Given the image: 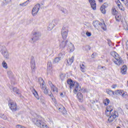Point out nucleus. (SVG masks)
Listing matches in <instances>:
<instances>
[{"label": "nucleus", "instance_id": "nucleus-25", "mask_svg": "<svg viewBox=\"0 0 128 128\" xmlns=\"http://www.w3.org/2000/svg\"><path fill=\"white\" fill-rule=\"evenodd\" d=\"M77 96L80 102L82 100V98H84L82 96V93H80V92L78 93L77 94Z\"/></svg>", "mask_w": 128, "mask_h": 128}, {"label": "nucleus", "instance_id": "nucleus-56", "mask_svg": "<svg viewBox=\"0 0 128 128\" xmlns=\"http://www.w3.org/2000/svg\"><path fill=\"white\" fill-rule=\"evenodd\" d=\"M8 74H10V71L8 72Z\"/></svg>", "mask_w": 128, "mask_h": 128}, {"label": "nucleus", "instance_id": "nucleus-35", "mask_svg": "<svg viewBox=\"0 0 128 128\" xmlns=\"http://www.w3.org/2000/svg\"><path fill=\"white\" fill-rule=\"evenodd\" d=\"M60 59L59 58H56L54 59L53 61V64H58L60 62Z\"/></svg>", "mask_w": 128, "mask_h": 128}, {"label": "nucleus", "instance_id": "nucleus-20", "mask_svg": "<svg viewBox=\"0 0 128 128\" xmlns=\"http://www.w3.org/2000/svg\"><path fill=\"white\" fill-rule=\"evenodd\" d=\"M13 91L14 92H16V94H18V96H22V94H20V90L18 89V88H14Z\"/></svg>", "mask_w": 128, "mask_h": 128}, {"label": "nucleus", "instance_id": "nucleus-44", "mask_svg": "<svg viewBox=\"0 0 128 128\" xmlns=\"http://www.w3.org/2000/svg\"><path fill=\"white\" fill-rule=\"evenodd\" d=\"M111 88H112L116 89V88H118V85L117 84H112L111 86Z\"/></svg>", "mask_w": 128, "mask_h": 128}, {"label": "nucleus", "instance_id": "nucleus-48", "mask_svg": "<svg viewBox=\"0 0 128 128\" xmlns=\"http://www.w3.org/2000/svg\"><path fill=\"white\" fill-rule=\"evenodd\" d=\"M102 66H101L100 65L98 66V70H100V68H102Z\"/></svg>", "mask_w": 128, "mask_h": 128}, {"label": "nucleus", "instance_id": "nucleus-11", "mask_svg": "<svg viewBox=\"0 0 128 128\" xmlns=\"http://www.w3.org/2000/svg\"><path fill=\"white\" fill-rule=\"evenodd\" d=\"M109 118L108 119V122L110 124L112 123V122L118 116V112H115L114 113H111L110 116H109Z\"/></svg>", "mask_w": 128, "mask_h": 128}, {"label": "nucleus", "instance_id": "nucleus-34", "mask_svg": "<svg viewBox=\"0 0 128 128\" xmlns=\"http://www.w3.org/2000/svg\"><path fill=\"white\" fill-rule=\"evenodd\" d=\"M118 8H120V10H122V12H124V6H122L120 5V4H118Z\"/></svg>", "mask_w": 128, "mask_h": 128}, {"label": "nucleus", "instance_id": "nucleus-53", "mask_svg": "<svg viewBox=\"0 0 128 128\" xmlns=\"http://www.w3.org/2000/svg\"><path fill=\"white\" fill-rule=\"evenodd\" d=\"M118 2L120 4V0H118L117 1L118 4Z\"/></svg>", "mask_w": 128, "mask_h": 128}, {"label": "nucleus", "instance_id": "nucleus-1", "mask_svg": "<svg viewBox=\"0 0 128 128\" xmlns=\"http://www.w3.org/2000/svg\"><path fill=\"white\" fill-rule=\"evenodd\" d=\"M67 84H69L70 90L74 88L73 92L75 94H76L78 92H80V84H78V82H74L72 80H67Z\"/></svg>", "mask_w": 128, "mask_h": 128}, {"label": "nucleus", "instance_id": "nucleus-55", "mask_svg": "<svg viewBox=\"0 0 128 128\" xmlns=\"http://www.w3.org/2000/svg\"><path fill=\"white\" fill-rule=\"evenodd\" d=\"M102 28L104 30H106V27Z\"/></svg>", "mask_w": 128, "mask_h": 128}, {"label": "nucleus", "instance_id": "nucleus-9", "mask_svg": "<svg viewBox=\"0 0 128 128\" xmlns=\"http://www.w3.org/2000/svg\"><path fill=\"white\" fill-rule=\"evenodd\" d=\"M8 106L12 112H16L18 110L16 103L12 100H10L8 101Z\"/></svg>", "mask_w": 128, "mask_h": 128}, {"label": "nucleus", "instance_id": "nucleus-30", "mask_svg": "<svg viewBox=\"0 0 128 128\" xmlns=\"http://www.w3.org/2000/svg\"><path fill=\"white\" fill-rule=\"evenodd\" d=\"M54 28V24H50L48 26V30H52Z\"/></svg>", "mask_w": 128, "mask_h": 128}, {"label": "nucleus", "instance_id": "nucleus-45", "mask_svg": "<svg viewBox=\"0 0 128 128\" xmlns=\"http://www.w3.org/2000/svg\"><path fill=\"white\" fill-rule=\"evenodd\" d=\"M86 35L87 36H92V33L88 32H86Z\"/></svg>", "mask_w": 128, "mask_h": 128}, {"label": "nucleus", "instance_id": "nucleus-24", "mask_svg": "<svg viewBox=\"0 0 128 128\" xmlns=\"http://www.w3.org/2000/svg\"><path fill=\"white\" fill-rule=\"evenodd\" d=\"M80 66L82 72H84V70H86V65H84V63H82L80 64Z\"/></svg>", "mask_w": 128, "mask_h": 128}, {"label": "nucleus", "instance_id": "nucleus-19", "mask_svg": "<svg viewBox=\"0 0 128 128\" xmlns=\"http://www.w3.org/2000/svg\"><path fill=\"white\" fill-rule=\"evenodd\" d=\"M32 92L33 94H34L35 98H36V100H40V96H38V92L36 90L32 89Z\"/></svg>", "mask_w": 128, "mask_h": 128}, {"label": "nucleus", "instance_id": "nucleus-39", "mask_svg": "<svg viewBox=\"0 0 128 128\" xmlns=\"http://www.w3.org/2000/svg\"><path fill=\"white\" fill-rule=\"evenodd\" d=\"M61 11L62 12H63L65 14H68V10H66V9L62 8V9H61Z\"/></svg>", "mask_w": 128, "mask_h": 128}, {"label": "nucleus", "instance_id": "nucleus-51", "mask_svg": "<svg viewBox=\"0 0 128 128\" xmlns=\"http://www.w3.org/2000/svg\"><path fill=\"white\" fill-rule=\"evenodd\" d=\"M60 96H61L62 98H64V94L61 93V94H60Z\"/></svg>", "mask_w": 128, "mask_h": 128}, {"label": "nucleus", "instance_id": "nucleus-17", "mask_svg": "<svg viewBox=\"0 0 128 128\" xmlns=\"http://www.w3.org/2000/svg\"><path fill=\"white\" fill-rule=\"evenodd\" d=\"M58 108V110L60 112H61L63 114H66V108H64V106L60 104L59 107Z\"/></svg>", "mask_w": 128, "mask_h": 128}, {"label": "nucleus", "instance_id": "nucleus-4", "mask_svg": "<svg viewBox=\"0 0 128 128\" xmlns=\"http://www.w3.org/2000/svg\"><path fill=\"white\" fill-rule=\"evenodd\" d=\"M42 36V34L40 32H35L33 33V36L30 40L31 44H34L36 42L40 40V37Z\"/></svg>", "mask_w": 128, "mask_h": 128}, {"label": "nucleus", "instance_id": "nucleus-40", "mask_svg": "<svg viewBox=\"0 0 128 128\" xmlns=\"http://www.w3.org/2000/svg\"><path fill=\"white\" fill-rule=\"evenodd\" d=\"M100 10L102 14H104L106 13V9L104 8H100Z\"/></svg>", "mask_w": 128, "mask_h": 128}, {"label": "nucleus", "instance_id": "nucleus-27", "mask_svg": "<svg viewBox=\"0 0 128 128\" xmlns=\"http://www.w3.org/2000/svg\"><path fill=\"white\" fill-rule=\"evenodd\" d=\"M69 48L70 52H74V44H72V43H70L69 44Z\"/></svg>", "mask_w": 128, "mask_h": 128}, {"label": "nucleus", "instance_id": "nucleus-26", "mask_svg": "<svg viewBox=\"0 0 128 128\" xmlns=\"http://www.w3.org/2000/svg\"><path fill=\"white\" fill-rule=\"evenodd\" d=\"M100 24V22L98 21H95L93 22V25L95 28H98Z\"/></svg>", "mask_w": 128, "mask_h": 128}, {"label": "nucleus", "instance_id": "nucleus-54", "mask_svg": "<svg viewBox=\"0 0 128 128\" xmlns=\"http://www.w3.org/2000/svg\"><path fill=\"white\" fill-rule=\"evenodd\" d=\"M100 2H102V0H98Z\"/></svg>", "mask_w": 128, "mask_h": 128}, {"label": "nucleus", "instance_id": "nucleus-43", "mask_svg": "<svg viewBox=\"0 0 128 128\" xmlns=\"http://www.w3.org/2000/svg\"><path fill=\"white\" fill-rule=\"evenodd\" d=\"M0 117L2 118H3V120H6L8 118V117L4 114H1Z\"/></svg>", "mask_w": 128, "mask_h": 128}, {"label": "nucleus", "instance_id": "nucleus-41", "mask_svg": "<svg viewBox=\"0 0 128 128\" xmlns=\"http://www.w3.org/2000/svg\"><path fill=\"white\" fill-rule=\"evenodd\" d=\"M108 6V3H104V4L102 5V6H101V8H106Z\"/></svg>", "mask_w": 128, "mask_h": 128}, {"label": "nucleus", "instance_id": "nucleus-32", "mask_svg": "<svg viewBox=\"0 0 128 128\" xmlns=\"http://www.w3.org/2000/svg\"><path fill=\"white\" fill-rule=\"evenodd\" d=\"M122 98H126L128 96V92L123 91V92L122 93V94H121Z\"/></svg>", "mask_w": 128, "mask_h": 128}, {"label": "nucleus", "instance_id": "nucleus-36", "mask_svg": "<svg viewBox=\"0 0 128 128\" xmlns=\"http://www.w3.org/2000/svg\"><path fill=\"white\" fill-rule=\"evenodd\" d=\"M104 104L105 106H108L110 104V100L106 98L104 101Z\"/></svg>", "mask_w": 128, "mask_h": 128}, {"label": "nucleus", "instance_id": "nucleus-8", "mask_svg": "<svg viewBox=\"0 0 128 128\" xmlns=\"http://www.w3.org/2000/svg\"><path fill=\"white\" fill-rule=\"evenodd\" d=\"M47 74L49 76H52L54 74V70H52V61H48L47 64Z\"/></svg>", "mask_w": 128, "mask_h": 128}, {"label": "nucleus", "instance_id": "nucleus-28", "mask_svg": "<svg viewBox=\"0 0 128 128\" xmlns=\"http://www.w3.org/2000/svg\"><path fill=\"white\" fill-rule=\"evenodd\" d=\"M106 92L109 94L110 96H114V92H113L112 90H106Z\"/></svg>", "mask_w": 128, "mask_h": 128}, {"label": "nucleus", "instance_id": "nucleus-31", "mask_svg": "<svg viewBox=\"0 0 128 128\" xmlns=\"http://www.w3.org/2000/svg\"><path fill=\"white\" fill-rule=\"evenodd\" d=\"M2 66H3L4 68H5V70H7L8 64H6L5 61H3L2 62Z\"/></svg>", "mask_w": 128, "mask_h": 128}, {"label": "nucleus", "instance_id": "nucleus-47", "mask_svg": "<svg viewBox=\"0 0 128 128\" xmlns=\"http://www.w3.org/2000/svg\"><path fill=\"white\" fill-rule=\"evenodd\" d=\"M96 56V54H94V53H93L92 54V58H94V56Z\"/></svg>", "mask_w": 128, "mask_h": 128}, {"label": "nucleus", "instance_id": "nucleus-13", "mask_svg": "<svg viewBox=\"0 0 128 128\" xmlns=\"http://www.w3.org/2000/svg\"><path fill=\"white\" fill-rule=\"evenodd\" d=\"M48 84L52 92H58V88L56 87V86H54V84H52V82L49 81Z\"/></svg>", "mask_w": 128, "mask_h": 128}, {"label": "nucleus", "instance_id": "nucleus-58", "mask_svg": "<svg viewBox=\"0 0 128 128\" xmlns=\"http://www.w3.org/2000/svg\"><path fill=\"white\" fill-rule=\"evenodd\" d=\"M122 2H124V0H121Z\"/></svg>", "mask_w": 128, "mask_h": 128}, {"label": "nucleus", "instance_id": "nucleus-14", "mask_svg": "<svg viewBox=\"0 0 128 128\" xmlns=\"http://www.w3.org/2000/svg\"><path fill=\"white\" fill-rule=\"evenodd\" d=\"M128 73V66L126 65H124L120 69L121 74L124 75Z\"/></svg>", "mask_w": 128, "mask_h": 128}, {"label": "nucleus", "instance_id": "nucleus-16", "mask_svg": "<svg viewBox=\"0 0 128 128\" xmlns=\"http://www.w3.org/2000/svg\"><path fill=\"white\" fill-rule=\"evenodd\" d=\"M30 66L32 68V72H36V62L34 60H31Z\"/></svg>", "mask_w": 128, "mask_h": 128}, {"label": "nucleus", "instance_id": "nucleus-50", "mask_svg": "<svg viewBox=\"0 0 128 128\" xmlns=\"http://www.w3.org/2000/svg\"><path fill=\"white\" fill-rule=\"evenodd\" d=\"M126 2H126L125 3V5L126 6H128V0H126Z\"/></svg>", "mask_w": 128, "mask_h": 128}, {"label": "nucleus", "instance_id": "nucleus-49", "mask_svg": "<svg viewBox=\"0 0 128 128\" xmlns=\"http://www.w3.org/2000/svg\"><path fill=\"white\" fill-rule=\"evenodd\" d=\"M6 2H7V4H8V2H10V0H5Z\"/></svg>", "mask_w": 128, "mask_h": 128}, {"label": "nucleus", "instance_id": "nucleus-57", "mask_svg": "<svg viewBox=\"0 0 128 128\" xmlns=\"http://www.w3.org/2000/svg\"><path fill=\"white\" fill-rule=\"evenodd\" d=\"M117 128H120V126H118Z\"/></svg>", "mask_w": 128, "mask_h": 128}, {"label": "nucleus", "instance_id": "nucleus-5", "mask_svg": "<svg viewBox=\"0 0 128 128\" xmlns=\"http://www.w3.org/2000/svg\"><path fill=\"white\" fill-rule=\"evenodd\" d=\"M0 52L6 60H8V58H10V54L8 53V50L6 49V48L1 46L0 48Z\"/></svg>", "mask_w": 128, "mask_h": 128}, {"label": "nucleus", "instance_id": "nucleus-3", "mask_svg": "<svg viewBox=\"0 0 128 128\" xmlns=\"http://www.w3.org/2000/svg\"><path fill=\"white\" fill-rule=\"evenodd\" d=\"M33 122L35 124L36 126L40 128H42V127L46 123V120L40 117L36 118L33 120Z\"/></svg>", "mask_w": 128, "mask_h": 128}, {"label": "nucleus", "instance_id": "nucleus-7", "mask_svg": "<svg viewBox=\"0 0 128 128\" xmlns=\"http://www.w3.org/2000/svg\"><path fill=\"white\" fill-rule=\"evenodd\" d=\"M116 110H114V106H108L106 108V116H110V114H113L114 112H116Z\"/></svg>", "mask_w": 128, "mask_h": 128}, {"label": "nucleus", "instance_id": "nucleus-37", "mask_svg": "<svg viewBox=\"0 0 128 128\" xmlns=\"http://www.w3.org/2000/svg\"><path fill=\"white\" fill-rule=\"evenodd\" d=\"M65 55H66V54H64V53L59 54H58L59 58L62 60V58H64V56Z\"/></svg>", "mask_w": 128, "mask_h": 128}, {"label": "nucleus", "instance_id": "nucleus-15", "mask_svg": "<svg viewBox=\"0 0 128 128\" xmlns=\"http://www.w3.org/2000/svg\"><path fill=\"white\" fill-rule=\"evenodd\" d=\"M88 0L92 10H96V0Z\"/></svg>", "mask_w": 128, "mask_h": 128}, {"label": "nucleus", "instance_id": "nucleus-23", "mask_svg": "<svg viewBox=\"0 0 128 128\" xmlns=\"http://www.w3.org/2000/svg\"><path fill=\"white\" fill-rule=\"evenodd\" d=\"M48 96H50V98L52 100V102L55 104H58V102H56V98H54V96L51 93V94H48Z\"/></svg>", "mask_w": 128, "mask_h": 128}, {"label": "nucleus", "instance_id": "nucleus-10", "mask_svg": "<svg viewBox=\"0 0 128 128\" xmlns=\"http://www.w3.org/2000/svg\"><path fill=\"white\" fill-rule=\"evenodd\" d=\"M68 28L64 26L62 28V36L63 40H66L68 38Z\"/></svg>", "mask_w": 128, "mask_h": 128}, {"label": "nucleus", "instance_id": "nucleus-12", "mask_svg": "<svg viewBox=\"0 0 128 128\" xmlns=\"http://www.w3.org/2000/svg\"><path fill=\"white\" fill-rule=\"evenodd\" d=\"M40 8V4H37L34 6L32 10V15L33 16H36L38 14V12Z\"/></svg>", "mask_w": 128, "mask_h": 128}, {"label": "nucleus", "instance_id": "nucleus-6", "mask_svg": "<svg viewBox=\"0 0 128 128\" xmlns=\"http://www.w3.org/2000/svg\"><path fill=\"white\" fill-rule=\"evenodd\" d=\"M39 84L44 93L45 94H48V88H46V85H44V81L42 78H39Z\"/></svg>", "mask_w": 128, "mask_h": 128}, {"label": "nucleus", "instance_id": "nucleus-52", "mask_svg": "<svg viewBox=\"0 0 128 128\" xmlns=\"http://www.w3.org/2000/svg\"><path fill=\"white\" fill-rule=\"evenodd\" d=\"M102 68H103L104 70H106V67L102 66Z\"/></svg>", "mask_w": 128, "mask_h": 128}, {"label": "nucleus", "instance_id": "nucleus-2", "mask_svg": "<svg viewBox=\"0 0 128 128\" xmlns=\"http://www.w3.org/2000/svg\"><path fill=\"white\" fill-rule=\"evenodd\" d=\"M112 56H114V58L112 60L114 64H116V66H120L122 64L123 61L121 57H120V55L118 54L116 52H113L112 53Z\"/></svg>", "mask_w": 128, "mask_h": 128}, {"label": "nucleus", "instance_id": "nucleus-29", "mask_svg": "<svg viewBox=\"0 0 128 128\" xmlns=\"http://www.w3.org/2000/svg\"><path fill=\"white\" fill-rule=\"evenodd\" d=\"M115 18H116V20L120 22L122 18V16H120V14H118L116 16Z\"/></svg>", "mask_w": 128, "mask_h": 128}, {"label": "nucleus", "instance_id": "nucleus-46", "mask_svg": "<svg viewBox=\"0 0 128 128\" xmlns=\"http://www.w3.org/2000/svg\"><path fill=\"white\" fill-rule=\"evenodd\" d=\"M16 128H25V127H24L20 125H18L16 126Z\"/></svg>", "mask_w": 128, "mask_h": 128}, {"label": "nucleus", "instance_id": "nucleus-18", "mask_svg": "<svg viewBox=\"0 0 128 128\" xmlns=\"http://www.w3.org/2000/svg\"><path fill=\"white\" fill-rule=\"evenodd\" d=\"M74 57L72 56L71 58L68 59L67 60V64L68 66H70L72 62H74Z\"/></svg>", "mask_w": 128, "mask_h": 128}, {"label": "nucleus", "instance_id": "nucleus-38", "mask_svg": "<svg viewBox=\"0 0 128 128\" xmlns=\"http://www.w3.org/2000/svg\"><path fill=\"white\" fill-rule=\"evenodd\" d=\"M20 6H28V1H26L24 2L22 4H20Z\"/></svg>", "mask_w": 128, "mask_h": 128}, {"label": "nucleus", "instance_id": "nucleus-21", "mask_svg": "<svg viewBox=\"0 0 128 128\" xmlns=\"http://www.w3.org/2000/svg\"><path fill=\"white\" fill-rule=\"evenodd\" d=\"M124 90H116L114 92V94H116V96H122V94Z\"/></svg>", "mask_w": 128, "mask_h": 128}, {"label": "nucleus", "instance_id": "nucleus-42", "mask_svg": "<svg viewBox=\"0 0 128 128\" xmlns=\"http://www.w3.org/2000/svg\"><path fill=\"white\" fill-rule=\"evenodd\" d=\"M64 78H66V76H64V74H60V78L62 80H64Z\"/></svg>", "mask_w": 128, "mask_h": 128}, {"label": "nucleus", "instance_id": "nucleus-22", "mask_svg": "<svg viewBox=\"0 0 128 128\" xmlns=\"http://www.w3.org/2000/svg\"><path fill=\"white\" fill-rule=\"evenodd\" d=\"M68 43V40H64L60 44V48H66V44Z\"/></svg>", "mask_w": 128, "mask_h": 128}, {"label": "nucleus", "instance_id": "nucleus-33", "mask_svg": "<svg viewBox=\"0 0 128 128\" xmlns=\"http://www.w3.org/2000/svg\"><path fill=\"white\" fill-rule=\"evenodd\" d=\"M112 14H113L114 16H116V14H118V11H116V10L114 8H112Z\"/></svg>", "mask_w": 128, "mask_h": 128}]
</instances>
